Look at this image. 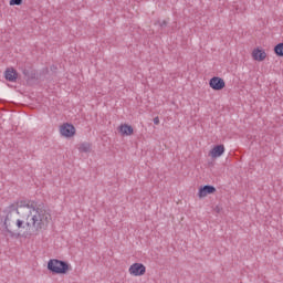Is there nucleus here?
I'll return each mask as SVG.
<instances>
[{
    "label": "nucleus",
    "mask_w": 283,
    "mask_h": 283,
    "mask_svg": "<svg viewBox=\"0 0 283 283\" xmlns=\"http://www.w3.org/2000/svg\"><path fill=\"white\" fill-rule=\"evenodd\" d=\"M4 221L2 234L8 238H21L30 229L45 231L52 214L45 203L36 201H17L3 210Z\"/></svg>",
    "instance_id": "1"
},
{
    "label": "nucleus",
    "mask_w": 283,
    "mask_h": 283,
    "mask_svg": "<svg viewBox=\"0 0 283 283\" xmlns=\"http://www.w3.org/2000/svg\"><path fill=\"white\" fill-rule=\"evenodd\" d=\"M48 271L53 275H65L70 271V265L65 261L59 259H51L48 262Z\"/></svg>",
    "instance_id": "2"
},
{
    "label": "nucleus",
    "mask_w": 283,
    "mask_h": 283,
    "mask_svg": "<svg viewBox=\"0 0 283 283\" xmlns=\"http://www.w3.org/2000/svg\"><path fill=\"white\" fill-rule=\"evenodd\" d=\"M146 271H147V268H145L143 263H134L128 269L129 274L134 275L135 277L145 275Z\"/></svg>",
    "instance_id": "3"
},
{
    "label": "nucleus",
    "mask_w": 283,
    "mask_h": 283,
    "mask_svg": "<svg viewBox=\"0 0 283 283\" xmlns=\"http://www.w3.org/2000/svg\"><path fill=\"white\" fill-rule=\"evenodd\" d=\"M209 86L211 87V90H214L216 92H220V90H224L226 83L222 77L214 76L210 78Z\"/></svg>",
    "instance_id": "4"
},
{
    "label": "nucleus",
    "mask_w": 283,
    "mask_h": 283,
    "mask_svg": "<svg viewBox=\"0 0 283 283\" xmlns=\"http://www.w3.org/2000/svg\"><path fill=\"white\" fill-rule=\"evenodd\" d=\"M60 134H62L65 138H72V136L76 134V128L74 125L65 123L60 127Z\"/></svg>",
    "instance_id": "5"
},
{
    "label": "nucleus",
    "mask_w": 283,
    "mask_h": 283,
    "mask_svg": "<svg viewBox=\"0 0 283 283\" xmlns=\"http://www.w3.org/2000/svg\"><path fill=\"white\" fill-rule=\"evenodd\" d=\"M211 193H216V187L206 185L199 188L198 197L207 198V196H210Z\"/></svg>",
    "instance_id": "6"
},
{
    "label": "nucleus",
    "mask_w": 283,
    "mask_h": 283,
    "mask_svg": "<svg viewBox=\"0 0 283 283\" xmlns=\"http://www.w3.org/2000/svg\"><path fill=\"white\" fill-rule=\"evenodd\" d=\"M4 78L10 83H17V78H19V73L14 69H7L4 72Z\"/></svg>",
    "instance_id": "7"
},
{
    "label": "nucleus",
    "mask_w": 283,
    "mask_h": 283,
    "mask_svg": "<svg viewBox=\"0 0 283 283\" xmlns=\"http://www.w3.org/2000/svg\"><path fill=\"white\" fill-rule=\"evenodd\" d=\"M222 154H224V145H217L210 150L209 156L211 158H220Z\"/></svg>",
    "instance_id": "8"
},
{
    "label": "nucleus",
    "mask_w": 283,
    "mask_h": 283,
    "mask_svg": "<svg viewBox=\"0 0 283 283\" xmlns=\"http://www.w3.org/2000/svg\"><path fill=\"white\" fill-rule=\"evenodd\" d=\"M252 57L254 61H264V59H266V52L264 50L254 49L252 51Z\"/></svg>",
    "instance_id": "9"
},
{
    "label": "nucleus",
    "mask_w": 283,
    "mask_h": 283,
    "mask_svg": "<svg viewBox=\"0 0 283 283\" xmlns=\"http://www.w3.org/2000/svg\"><path fill=\"white\" fill-rule=\"evenodd\" d=\"M119 132L122 133V136H132V134H134V127H132V125L122 124L119 126Z\"/></svg>",
    "instance_id": "10"
},
{
    "label": "nucleus",
    "mask_w": 283,
    "mask_h": 283,
    "mask_svg": "<svg viewBox=\"0 0 283 283\" xmlns=\"http://www.w3.org/2000/svg\"><path fill=\"white\" fill-rule=\"evenodd\" d=\"M22 74L25 76L27 81H36V71L34 70H28V69H24L22 71Z\"/></svg>",
    "instance_id": "11"
},
{
    "label": "nucleus",
    "mask_w": 283,
    "mask_h": 283,
    "mask_svg": "<svg viewBox=\"0 0 283 283\" xmlns=\"http://www.w3.org/2000/svg\"><path fill=\"white\" fill-rule=\"evenodd\" d=\"M78 149L82 154H88V151L92 149V146L88 143H83Z\"/></svg>",
    "instance_id": "12"
},
{
    "label": "nucleus",
    "mask_w": 283,
    "mask_h": 283,
    "mask_svg": "<svg viewBox=\"0 0 283 283\" xmlns=\"http://www.w3.org/2000/svg\"><path fill=\"white\" fill-rule=\"evenodd\" d=\"M274 54H276V56H283V42L274 46Z\"/></svg>",
    "instance_id": "13"
},
{
    "label": "nucleus",
    "mask_w": 283,
    "mask_h": 283,
    "mask_svg": "<svg viewBox=\"0 0 283 283\" xmlns=\"http://www.w3.org/2000/svg\"><path fill=\"white\" fill-rule=\"evenodd\" d=\"M10 6H22L23 0H10Z\"/></svg>",
    "instance_id": "14"
},
{
    "label": "nucleus",
    "mask_w": 283,
    "mask_h": 283,
    "mask_svg": "<svg viewBox=\"0 0 283 283\" xmlns=\"http://www.w3.org/2000/svg\"><path fill=\"white\" fill-rule=\"evenodd\" d=\"M161 28H167V25L169 24V22L167 20H163V21H158L157 22Z\"/></svg>",
    "instance_id": "15"
},
{
    "label": "nucleus",
    "mask_w": 283,
    "mask_h": 283,
    "mask_svg": "<svg viewBox=\"0 0 283 283\" xmlns=\"http://www.w3.org/2000/svg\"><path fill=\"white\" fill-rule=\"evenodd\" d=\"M154 125H160V118L159 117L154 118Z\"/></svg>",
    "instance_id": "16"
},
{
    "label": "nucleus",
    "mask_w": 283,
    "mask_h": 283,
    "mask_svg": "<svg viewBox=\"0 0 283 283\" xmlns=\"http://www.w3.org/2000/svg\"><path fill=\"white\" fill-rule=\"evenodd\" d=\"M216 211H217V213H220V208L217 207V208H216Z\"/></svg>",
    "instance_id": "17"
}]
</instances>
